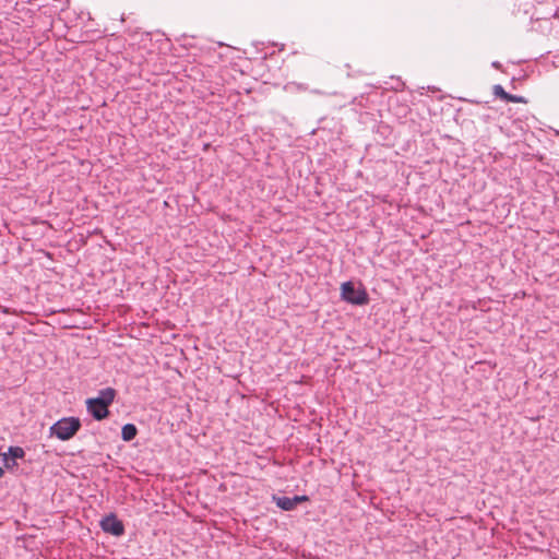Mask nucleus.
I'll return each instance as SVG.
<instances>
[{"mask_svg": "<svg viewBox=\"0 0 559 559\" xmlns=\"http://www.w3.org/2000/svg\"><path fill=\"white\" fill-rule=\"evenodd\" d=\"M276 506L285 511H290L296 508L293 498L289 497H281L276 499Z\"/></svg>", "mask_w": 559, "mask_h": 559, "instance_id": "7", "label": "nucleus"}, {"mask_svg": "<svg viewBox=\"0 0 559 559\" xmlns=\"http://www.w3.org/2000/svg\"><path fill=\"white\" fill-rule=\"evenodd\" d=\"M3 462H4V466L8 469H13V468L17 467L16 461H14L13 459L9 457L8 454L3 455Z\"/></svg>", "mask_w": 559, "mask_h": 559, "instance_id": "9", "label": "nucleus"}, {"mask_svg": "<svg viewBox=\"0 0 559 559\" xmlns=\"http://www.w3.org/2000/svg\"><path fill=\"white\" fill-rule=\"evenodd\" d=\"M308 500H309L308 496H295L293 498V501L295 502V506H297L300 502H306Z\"/></svg>", "mask_w": 559, "mask_h": 559, "instance_id": "10", "label": "nucleus"}, {"mask_svg": "<svg viewBox=\"0 0 559 559\" xmlns=\"http://www.w3.org/2000/svg\"><path fill=\"white\" fill-rule=\"evenodd\" d=\"M116 397V390L112 388H106L99 392V396L95 399H88L86 406L88 413L96 419L103 420L109 415V405L112 404Z\"/></svg>", "mask_w": 559, "mask_h": 559, "instance_id": "1", "label": "nucleus"}, {"mask_svg": "<svg viewBox=\"0 0 559 559\" xmlns=\"http://www.w3.org/2000/svg\"><path fill=\"white\" fill-rule=\"evenodd\" d=\"M102 530L114 536H122L124 534V525L115 513L107 514L100 521Z\"/></svg>", "mask_w": 559, "mask_h": 559, "instance_id": "4", "label": "nucleus"}, {"mask_svg": "<svg viewBox=\"0 0 559 559\" xmlns=\"http://www.w3.org/2000/svg\"><path fill=\"white\" fill-rule=\"evenodd\" d=\"M138 429L133 424H126L121 429V438L124 441H131L135 438Z\"/></svg>", "mask_w": 559, "mask_h": 559, "instance_id": "6", "label": "nucleus"}, {"mask_svg": "<svg viewBox=\"0 0 559 559\" xmlns=\"http://www.w3.org/2000/svg\"><path fill=\"white\" fill-rule=\"evenodd\" d=\"M341 297L344 301L355 306H365L369 302V295L365 286L361 283L356 286L352 281L341 285Z\"/></svg>", "mask_w": 559, "mask_h": 559, "instance_id": "2", "label": "nucleus"}, {"mask_svg": "<svg viewBox=\"0 0 559 559\" xmlns=\"http://www.w3.org/2000/svg\"><path fill=\"white\" fill-rule=\"evenodd\" d=\"M493 94L501 98L504 102L508 103H522L524 102L522 97L516 95H511L504 91V88L501 85H495L493 87Z\"/></svg>", "mask_w": 559, "mask_h": 559, "instance_id": "5", "label": "nucleus"}, {"mask_svg": "<svg viewBox=\"0 0 559 559\" xmlns=\"http://www.w3.org/2000/svg\"><path fill=\"white\" fill-rule=\"evenodd\" d=\"M80 428L81 421L78 417H64L50 427V433L59 440L66 441L74 437Z\"/></svg>", "mask_w": 559, "mask_h": 559, "instance_id": "3", "label": "nucleus"}, {"mask_svg": "<svg viewBox=\"0 0 559 559\" xmlns=\"http://www.w3.org/2000/svg\"><path fill=\"white\" fill-rule=\"evenodd\" d=\"M8 455H9V457L16 461L17 459H23L25 455V452L21 447H10Z\"/></svg>", "mask_w": 559, "mask_h": 559, "instance_id": "8", "label": "nucleus"}, {"mask_svg": "<svg viewBox=\"0 0 559 559\" xmlns=\"http://www.w3.org/2000/svg\"><path fill=\"white\" fill-rule=\"evenodd\" d=\"M4 472L3 469L0 467V478L3 476Z\"/></svg>", "mask_w": 559, "mask_h": 559, "instance_id": "11", "label": "nucleus"}]
</instances>
